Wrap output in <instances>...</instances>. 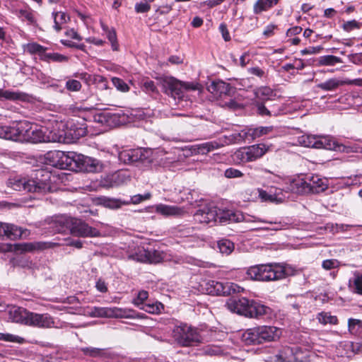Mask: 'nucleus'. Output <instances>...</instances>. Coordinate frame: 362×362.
<instances>
[{
	"instance_id": "obj_1",
	"label": "nucleus",
	"mask_w": 362,
	"mask_h": 362,
	"mask_svg": "<svg viewBox=\"0 0 362 362\" xmlns=\"http://www.w3.org/2000/svg\"><path fill=\"white\" fill-rule=\"evenodd\" d=\"M58 177L47 169H37L35 178L28 180L20 176L10 177L7 180V186L16 191L25 190L30 192L47 193L56 189L55 184Z\"/></svg>"
},
{
	"instance_id": "obj_2",
	"label": "nucleus",
	"mask_w": 362,
	"mask_h": 362,
	"mask_svg": "<svg viewBox=\"0 0 362 362\" xmlns=\"http://www.w3.org/2000/svg\"><path fill=\"white\" fill-rule=\"evenodd\" d=\"M44 161L46 165L59 169L74 170L86 167L90 171L98 170V161L90 157H84L75 152L65 153L61 151H50L45 154Z\"/></svg>"
},
{
	"instance_id": "obj_3",
	"label": "nucleus",
	"mask_w": 362,
	"mask_h": 362,
	"mask_svg": "<svg viewBox=\"0 0 362 362\" xmlns=\"http://www.w3.org/2000/svg\"><path fill=\"white\" fill-rule=\"evenodd\" d=\"M288 274L286 267L279 264H259L250 267L247 271L250 279L259 281H277Z\"/></svg>"
},
{
	"instance_id": "obj_4",
	"label": "nucleus",
	"mask_w": 362,
	"mask_h": 362,
	"mask_svg": "<svg viewBox=\"0 0 362 362\" xmlns=\"http://www.w3.org/2000/svg\"><path fill=\"white\" fill-rule=\"evenodd\" d=\"M281 330L274 326H259L247 329L242 334V340L246 344H260L279 339Z\"/></svg>"
},
{
	"instance_id": "obj_5",
	"label": "nucleus",
	"mask_w": 362,
	"mask_h": 362,
	"mask_svg": "<svg viewBox=\"0 0 362 362\" xmlns=\"http://www.w3.org/2000/svg\"><path fill=\"white\" fill-rule=\"evenodd\" d=\"M172 337L181 346H197L203 341L197 329L183 323L173 328Z\"/></svg>"
},
{
	"instance_id": "obj_6",
	"label": "nucleus",
	"mask_w": 362,
	"mask_h": 362,
	"mask_svg": "<svg viewBox=\"0 0 362 362\" xmlns=\"http://www.w3.org/2000/svg\"><path fill=\"white\" fill-rule=\"evenodd\" d=\"M164 92L174 99H181L184 97L185 90H197L199 84L194 83H185L177 80L173 77H165L161 80Z\"/></svg>"
},
{
	"instance_id": "obj_7",
	"label": "nucleus",
	"mask_w": 362,
	"mask_h": 362,
	"mask_svg": "<svg viewBox=\"0 0 362 362\" xmlns=\"http://www.w3.org/2000/svg\"><path fill=\"white\" fill-rule=\"evenodd\" d=\"M164 92L174 99H181L184 97L185 90H197L199 84L194 83H185L177 80L173 77H165L161 80Z\"/></svg>"
},
{
	"instance_id": "obj_8",
	"label": "nucleus",
	"mask_w": 362,
	"mask_h": 362,
	"mask_svg": "<svg viewBox=\"0 0 362 362\" xmlns=\"http://www.w3.org/2000/svg\"><path fill=\"white\" fill-rule=\"evenodd\" d=\"M47 132L44 131L36 124L28 121H20L19 141H27L33 143L45 142L47 141Z\"/></svg>"
},
{
	"instance_id": "obj_9",
	"label": "nucleus",
	"mask_w": 362,
	"mask_h": 362,
	"mask_svg": "<svg viewBox=\"0 0 362 362\" xmlns=\"http://www.w3.org/2000/svg\"><path fill=\"white\" fill-rule=\"evenodd\" d=\"M299 143L305 147L337 150L339 146L330 136L303 135L298 139Z\"/></svg>"
},
{
	"instance_id": "obj_10",
	"label": "nucleus",
	"mask_w": 362,
	"mask_h": 362,
	"mask_svg": "<svg viewBox=\"0 0 362 362\" xmlns=\"http://www.w3.org/2000/svg\"><path fill=\"white\" fill-rule=\"evenodd\" d=\"M159 151H152L144 149H133L124 151L119 153V159L124 163L141 161L144 164H151L155 158L158 157Z\"/></svg>"
},
{
	"instance_id": "obj_11",
	"label": "nucleus",
	"mask_w": 362,
	"mask_h": 362,
	"mask_svg": "<svg viewBox=\"0 0 362 362\" xmlns=\"http://www.w3.org/2000/svg\"><path fill=\"white\" fill-rule=\"evenodd\" d=\"M204 289L213 296H228L234 293L240 292V287L232 282H220L211 280L204 282Z\"/></svg>"
},
{
	"instance_id": "obj_12",
	"label": "nucleus",
	"mask_w": 362,
	"mask_h": 362,
	"mask_svg": "<svg viewBox=\"0 0 362 362\" xmlns=\"http://www.w3.org/2000/svg\"><path fill=\"white\" fill-rule=\"evenodd\" d=\"M25 325L38 328H50L54 327V321L47 313L40 314L28 310Z\"/></svg>"
},
{
	"instance_id": "obj_13",
	"label": "nucleus",
	"mask_w": 362,
	"mask_h": 362,
	"mask_svg": "<svg viewBox=\"0 0 362 362\" xmlns=\"http://www.w3.org/2000/svg\"><path fill=\"white\" fill-rule=\"evenodd\" d=\"M45 129L49 132L47 134L48 141L63 142L68 134L66 124L62 121L54 120L50 122Z\"/></svg>"
},
{
	"instance_id": "obj_14",
	"label": "nucleus",
	"mask_w": 362,
	"mask_h": 362,
	"mask_svg": "<svg viewBox=\"0 0 362 362\" xmlns=\"http://www.w3.org/2000/svg\"><path fill=\"white\" fill-rule=\"evenodd\" d=\"M71 233L75 236L83 238H94L100 235V231L95 228L90 226L88 223L81 219L74 218L72 223Z\"/></svg>"
},
{
	"instance_id": "obj_15",
	"label": "nucleus",
	"mask_w": 362,
	"mask_h": 362,
	"mask_svg": "<svg viewBox=\"0 0 362 362\" xmlns=\"http://www.w3.org/2000/svg\"><path fill=\"white\" fill-rule=\"evenodd\" d=\"M251 301L245 298L239 299H229L226 306L232 313L249 317L250 311Z\"/></svg>"
},
{
	"instance_id": "obj_16",
	"label": "nucleus",
	"mask_w": 362,
	"mask_h": 362,
	"mask_svg": "<svg viewBox=\"0 0 362 362\" xmlns=\"http://www.w3.org/2000/svg\"><path fill=\"white\" fill-rule=\"evenodd\" d=\"M217 216V207L214 206H206L196 211L194 214V218L196 221L201 223L210 224L216 223Z\"/></svg>"
},
{
	"instance_id": "obj_17",
	"label": "nucleus",
	"mask_w": 362,
	"mask_h": 362,
	"mask_svg": "<svg viewBox=\"0 0 362 362\" xmlns=\"http://www.w3.org/2000/svg\"><path fill=\"white\" fill-rule=\"evenodd\" d=\"M343 85H356L362 86V79L356 78L354 80L344 79L339 80L336 78H329L317 85V88L325 91H332L336 90L339 86Z\"/></svg>"
},
{
	"instance_id": "obj_18",
	"label": "nucleus",
	"mask_w": 362,
	"mask_h": 362,
	"mask_svg": "<svg viewBox=\"0 0 362 362\" xmlns=\"http://www.w3.org/2000/svg\"><path fill=\"white\" fill-rule=\"evenodd\" d=\"M28 235L27 230L16 225L0 222V238L6 236L11 240H16Z\"/></svg>"
},
{
	"instance_id": "obj_19",
	"label": "nucleus",
	"mask_w": 362,
	"mask_h": 362,
	"mask_svg": "<svg viewBox=\"0 0 362 362\" xmlns=\"http://www.w3.org/2000/svg\"><path fill=\"white\" fill-rule=\"evenodd\" d=\"M286 189L299 194H309L307 175L297 176L290 179Z\"/></svg>"
},
{
	"instance_id": "obj_20",
	"label": "nucleus",
	"mask_w": 362,
	"mask_h": 362,
	"mask_svg": "<svg viewBox=\"0 0 362 362\" xmlns=\"http://www.w3.org/2000/svg\"><path fill=\"white\" fill-rule=\"evenodd\" d=\"M207 90L216 98H222L230 95L233 87L223 81L218 80L211 83L207 86Z\"/></svg>"
},
{
	"instance_id": "obj_21",
	"label": "nucleus",
	"mask_w": 362,
	"mask_h": 362,
	"mask_svg": "<svg viewBox=\"0 0 362 362\" xmlns=\"http://www.w3.org/2000/svg\"><path fill=\"white\" fill-rule=\"evenodd\" d=\"M309 194H319L327 188V181L317 175H307Z\"/></svg>"
},
{
	"instance_id": "obj_22",
	"label": "nucleus",
	"mask_w": 362,
	"mask_h": 362,
	"mask_svg": "<svg viewBox=\"0 0 362 362\" xmlns=\"http://www.w3.org/2000/svg\"><path fill=\"white\" fill-rule=\"evenodd\" d=\"M0 138L7 140L19 141L20 122H15L10 125H0Z\"/></svg>"
},
{
	"instance_id": "obj_23",
	"label": "nucleus",
	"mask_w": 362,
	"mask_h": 362,
	"mask_svg": "<svg viewBox=\"0 0 362 362\" xmlns=\"http://www.w3.org/2000/svg\"><path fill=\"white\" fill-rule=\"evenodd\" d=\"M109 318H143V315L129 308L118 307L109 308Z\"/></svg>"
},
{
	"instance_id": "obj_24",
	"label": "nucleus",
	"mask_w": 362,
	"mask_h": 362,
	"mask_svg": "<svg viewBox=\"0 0 362 362\" xmlns=\"http://www.w3.org/2000/svg\"><path fill=\"white\" fill-rule=\"evenodd\" d=\"M154 211L163 216H180L185 213L184 208L177 206L164 204H156L153 206Z\"/></svg>"
},
{
	"instance_id": "obj_25",
	"label": "nucleus",
	"mask_w": 362,
	"mask_h": 362,
	"mask_svg": "<svg viewBox=\"0 0 362 362\" xmlns=\"http://www.w3.org/2000/svg\"><path fill=\"white\" fill-rule=\"evenodd\" d=\"M245 220L243 214L233 212L230 210H221L218 209V216H216V222L225 223L226 222H239Z\"/></svg>"
},
{
	"instance_id": "obj_26",
	"label": "nucleus",
	"mask_w": 362,
	"mask_h": 362,
	"mask_svg": "<svg viewBox=\"0 0 362 362\" xmlns=\"http://www.w3.org/2000/svg\"><path fill=\"white\" fill-rule=\"evenodd\" d=\"M249 162L254 161L264 156L269 149L265 144H259L245 147Z\"/></svg>"
},
{
	"instance_id": "obj_27",
	"label": "nucleus",
	"mask_w": 362,
	"mask_h": 362,
	"mask_svg": "<svg viewBox=\"0 0 362 362\" xmlns=\"http://www.w3.org/2000/svg\"><path fill=\"white\" fill-rule=\"evenodd\" d=\"M28 312L25 308L13 306L8 310V320L13 322L25 325Z\"/></svg>"
},
{
	"instance_id": "obj_28",
	"label": "nucleus",
	"mask_w": 362,
	"mask_h": 362,
	"mask_svg": "<svg viewBox=\"0 0 362 362\" xmlns=\"http://www.w3.org/2000/svg\"><path fill=\"white\" fill-rule=\"evenodd\" d=\"M248 133V128L241 130L238 133H233L229 136H225V141L223 143L224 145H229L231 144H238L242 141H250Z\"/></svg>"
},
{
	"instance_id": "obj_29",
	"label": "nucleus",
	"mask_w": 362,
	"mask_h": 362,
	"mask_svg": "<svg viewBox=\"0 0 362 362\" xmlns=\"http://www.w3.org/2000/svg\"><path fill=\"white\" fill-rule=\"evenodd\" d=\"M74 218L67 216H57L54 222L55 224V227L59 233H62L65 231L66 229H69L71 231L72 228V223H74Z\"/></svg>"
},
{
	"instance_id": "obj_30",
	"label": "nucleus",
	"mask_w": 362,
	"mask_h": 362,
	"mask_svg": "<svg viewBox=\"0 0 362 362\" xmlns=\"http://www.w3.org/2000/svg\"><path fill=\"white\" fill-rule=\"evenodd\" d=\"M250 311V317L259 318L269 315L271 309L257 302L251 301Z\"/></svg>"
},
{
	"instance_id": "obj_31",
	"label": "nucleus",
	"mask_w": 362,
	"mask_h": 362,
	"mask_svg": "<svg viewBox=\"0 0 362 362\" xmlns=\"http://www.w3.org/2000/svg\"><path fill=\"white\" fill-rule=\"evenodd\" d=\"M279 0H257L253 6V13L260 14L274 7Z\"/></svg>"
},
{
	"instance_id": "obj_32",
	"label": "nucleus",
	"mask_w": 362,
	"mask_h": 362,
	"mask_svg": "<svg viewBox=\"0 0 362 362\" xmlns=\"http://www.w3.org/2000/svg\"><path fill=\"white\" fill-rule=\"evenodd\" d=\"M274 130V127L273 126L248 128L247 134H249L250 141L262 136L270 134L273 133Z\"/></svg>"
},
{
	"instance_id": "obj_33",
	"label": "nucleus",
	"mask_w": 362,
	"mask_h": 362,
	"mask_svg": "<svg viewBox=\"0 0 362 362\" xmlns=\"http://www.w3.org/2000/svg\"><path fill=\"white\" fill-rule=\"evenodd\" d=\"M16 16L23 22H26L28 25H36L37 19L35 12L30 9H19L16 11Z\"/></svg>"
},
{
	"instance_id": "obj_34",
	"label": "nucleus",
	"mask_w": 362,
	"mask_h": 362,
	"mask_svg": "<svg viewBox=\"0 0 362 362\" xmlns=\"http://www.w3.org/2000/svg\"><path fill=\"white\" fill-rule=\"evenodd\" d=\"M52 17L54 23V28L57 32H59L63 28V25L70 20L69 16L62 11H54Z\"/></svg>"
},
{
	"instance_id": "obj_35",
	"label": "nucleus",
	"mask_w": 362,
	"mask_h": 362,
	"mask_svg": "<svg viewBox=\"0 0 362 362\" xmlns=\"http://www.w3.org/2000/svg\"><path fill=\"white\" fill-rule=\"evenodd\" d=\"M223 146V144H221L217 141H209L194 146V151H196L197 153L206 154Z\"/></svg>"
},
{
	"instance_id": "obj_36",
	"label": "nucleus",
	"mask_w": 362,
	"mask_h": 362,
	"mask_svg": "<svg viewBox=\"0 0 362 362\" xmlns=\"http://www.w3.org/2000/svg\"><path fill=\"white\" fill-rule=\"evenodd\" d=\"M255 95L257 101L262 103L272 100L275 96L273 90L267 86L259 88L255 91Z\"/></svg>"
},
{
	"instance_id": "obj_37",
	"label": "nucleus",
	"mask_w": 362,
	"mask_h": 362,
	"mask_svg": "<svg viewBox=\"0 0 362 362\" xmlns=\"http://www.w3.org/2000/svg\"><path fill=\"white\" fill-rule=\"evenodd\" d=\"M4 98L9 100H25L27 95L22 92H16L0 88V99Z\"/></svg>"
},
{
	"instance_id": "obj_38",
	"label": "nucleus",
	"mask_w": 362,
	"mask_h": 362,
	"mask_svg": "<svg viewBox=\"0 0 362 362\" xmlns=\"http://www.w3.org/2000/svg\"><path fill=\"white\" fill-rule=\"evenodd\" d=\"M258 193L259 197L264 202H270L278 204L283 202L286 199V196L273 194L272 192L268 193L262 189H258Z\"/></svg>"
},
{
	"instance_id": "obj_39",
	"label": "nucleus",
	"mask_w": 362,
	"mask_h": 362,
	"mask_svg": "<svg viewBox=\"0 0 362 362\" xmlns=\"http://www.w3.org/2000/svg\"><path fill=\"white\" fill-rule=\"evenodd\" d=\"M255 106L257 107V113L262 117L277 115L278 110L274 106H266L264 103L256 101Z\"/></svg>"
},
{
	"instance_id": "obj_40",
	"label": "nucleus",
	"mask_w": 362,
	"mask_h": 362,
	"mask_svg": "<svg viewBox=\"0 0 362 362\" xmlns=\"http://www.w3.org/2000/svg\"><path fill=\"white\" fill-rule=\"evenodd\" d=\"M47 47H45L36 42L28 43L25 45V50L31 54H37L40 60H42L43 55L45 54Z\"/></svg>"
},
{
	"instance_id": "obj_41",
	"label": "nucleus",
	"mask_w": 362,
	"mask_h": 362,
	"mask_svg": "<svg viewBox=\"0 0 362 362\" xmlns=\"http://www.w3.org/2000/svg\"><path fill=\"white\" fill-rule=\"evenodd\" d=\"M349 288L353 293L362 295V274H354L353 279L349 281Z\"/></svg>"
},
{
	"instance_id": "obj_42",
	"label": "nucleus",
	"mask_w": 362,
	"mask_h": 362,
	"mask_svg": "<svg viewBox=\"0 0 362 362\" xmlns=\"http://www.w3.org/2000/svg\"><path fill=\"white\" fill-rule=\"evenodd\" d=\"M276 357L280 362H294L296 360L293 349L290 347L283 348Z\"/></svg>"
},
{
	"instance_id": "obj_43",
	"label": "nucleus",
	"mask_w": 362,
	"mask_h": 362,
	"mask_svg": "<svg viewBox=\"0 0 362 362\" xmlns=\"http://www.w3.org/2000/svg\"><path fill=\"white\" fill-rule=\"evenodd\" d=\"M69 60V57L63 55L62 54L57 53V52H52V53H47L45 52V54L43 55L42 61L46 62H59V63H63V62H67Z\"/></svg>"
},
{
	"instance_id": "obj_44",
	"label": "nucleus",
	"mask_w": 362,
	"mask_h": 362,
	"mask_svg": "<svg viewBox=\"0 0 362 362\" xmlns=\"http://www.w3.org/2000/svg\"><path fill=\"white\" fill-rule=\"evenodd\" d=\"M81 351L84 355L95 358H101L106 354L105 349L95 347H83Z\"/></svg>"
},
{
	"instance_id": "obj_45",
	"label": "nucleus",
	"mask_w": 362,
	"mask_h": 362,
	"mask_svg": "<svg viewBox=\"0 0 362 362\" xmlns=\"http://www.w3.org/2000/svg\"><path fill=\"white\" fill-rule=\"evenodd\" d=\"M218 247L222 254L228 255L234 250L235 245L228 239H221L218 241Z\"/></svg>"
},
{
	"instance_id": "obj_46",
	"label": "nucleus",
	"mask_w": 362,
	"mask_h": 362,
	"mask_svg": "<svg viewBox=\"0 0 362 362\" xmlns=\"http://www.w3.org/2000/svg\"><path fill=\"white\" fill-rule=\"evenodd\" d=\"M88 315L92 317H107L109 318V308L107 307H93L89 309Z\"/></svg>"
},
{
	"instance_id": "obj_47",
	"label": "nucleus",
	"mask_w": 362,
	"mask_h": 362,
	"mask_svg": "<svg viewBox=\"0 0 362 362\" xmlns=\"http://www.w3.org/2000/svg\"><path fill=\"white\" fill-rule=\"evenodd\" d=\"M103 30L105 32L107 39L110 40L112 45L113 50H117L118 44L117 42V35L114 29H109L108 27L103 23L101 24Z\"/></svg>"
},
{
	"instance_id": "obj_48",
	"label": "nucleus",
	"mask_w": 362,
	"mask_h": 362,
	"mask_svg": "<svg viewBox=\"0 0 362 362\" xmlns=\"http://www.w3.org/2000/svg\"><path fill=\"white\" fill-rule=\"evenodd\" d=\"M148 250H145L144 247H139L135 253L129 255V259L136 260L140 262H147L148 261Z\"/></svg>"
},
{
	"instance_id": "obj_49",
	"label": "nucleus",
	"mask_w": 362,
	"mask_h": 362,
	"mask_svg": "<svg viewBox=\"0 0 362 362\" xmlns=\"http://www.w3.org/2000/svg\"><path fill=\"white\" fill-rule=\"evenodd\" d=\"M140 309L151 314H158L163 309V305L159 302L146 303L143 306L140 307Z\"/></svg>"
},
{
	"instance_id": "obj_50",
	"label": "nucleus",
	"mask_w": 362,
	"mask_h": 362,
	"mask_svg": "<svg viewBox=\"0 0 362 362\" xmlns=\"http://www.w3.org/2000/svg\"><path fill=\"white\" fill-rule=\"evenodd\" d=\"M317 319L321 324L337 325L338 322L337 317L330 315L329 313H320L318 314Z\"/></svg>"
},
{
	"instance_id": "obj_51",
	"label": "nucleus",
	"mask_w": 362,
	"mask_h": 362,
	"mask_svg": "<svg viewBox=\"0 0 362 362\" xmlns=\"http://www.w3.org/2000/svg\"><path fill=\"white\" fill-rule=\"evenodd\" d=\"M148 263L157 264L163 260L164 254L163 252L159 250H148Z\"/></svg>"
},
{
	"instance_id": "obj_52",
	"label": "nucleus",
	"mask_w": 362,
	"mask_h": 362,
	"mask_svg": "<svg viewBox=\"0 0 362 362\" xmlns=\"http://www.w3.org/2000/svg\"><path fill=\"white\" fill-rule=\"evenodd\" d=\"M341 62V58L334 55L322 56L319 59V64L323 66H333Z\"/></svg>"
},
{
	"instance_id": "obj_53",
	"label": "nucleus",
	"mask_w": 362,
	"mask_h": 362,
	"mask_svg": "<svg viewBox=\"0 0 362 362\" xmlns=\"http://www.w3.org/2000/svg\"><path fill=\"white\" fill-rule=\"evenodd\" d=\"M0 340L5 341L14 342L18 344H23L25 340L24 338L18 335H14L8 333H1L0 332Z\"/></svg>"
},
{
	"instance_id": "obj_54",
	"label": "nucleus",
	"mask_w": 362,
	"mask_h": 362,
	"mask_svg": "<svg viewBox=\"0 0 362 362\" xmlns=\"http://www.w3.org/2000/svg\"><path fill=\"white\" fill-rule=\"evenodd\" d=\"M112 82L114 86L119 91L126 93L129 90V86L121 78L112 77Z\"/></svg>"
},
{
	"instance_id": "obj_55",
	"label": "nucleus",
	"mask_w": 362,
	"mask_h": 362,
	"mask_svg": "<svg viewBox=\"0 0 362 362\" xmlns=\"http://www.w3.org/2000/svg\"><path fill=\"white\" fill-rule=\"evenodd\" d=\"M148 297V293L146 291H140L138 293L137 297L134 298L132 301L133 304L138 308L143 306L146 303H144L146 300H147Z\"/></svg>"
},
{
	"instance_id": "obj_56",
	"label": "nucleus",
	"mask_w": 362,
	"mask_h": 362,
	"mask_svg": "<svg viewBox=\"0 0 362 362\" xmlns=\"http://www.w3.org/2000/svg\"><path fill=\"white\" fill-rule=\"evenodd\" d=\"M66 88L71 92H77L81 89V83L79 81L76 79H69L66 82Z\"/></svg>"
},
{
	"instance_id": "obj_57",
	"label": "nucleus",
	"mask_w": 362,
	"mask_h": 362,
	"mask_svg": "<svg viewBox=\"0 0 362 362\" xmlns=\"http://www.w3.org/2000/svg\"><path fill=\"white\" fill-rule=\"evenodd\" d=\"M245 147L239 148L233 154V159L243 163L249 162Z\"/></svg>"
},
{
	"instance_id": "obj_58",
	"label": "nucleus",
	"mask_w": 362,
	"mask_h": 362,
	"mask_svg": "<svg viewBox=\"0 0 362 362\" xmlns=\"http://www.w3.org/2000/svg\"><path fill=\"white\" fill-rule=\"evenodd\" d=\"M264 177L268 180L269 183H280L283 180L282 177L279 175H276L267 170H264Z\"/></svg>"
},
{
	"instance_id": "obj_59",
	"label": "nucleus",
	"mask_w": 362,
	"mask_h": 362,
	"mask_svg": "<svg viewBox=\"0 0 362 362\" xmlns=\"http://www.w3.org/2000/svg\"><path fill=\"white\" fill-rule=\"evenodd\" d=\"M361 24L356 20H351L344 23L342 28L346 32H351L355 29H359Z\"/></svg>"
},
{
	"instance_id": "obj_60",
	"label": "nucleus",
	"mask_w": 362,
	"mask_h": 362,
	"mask_svg": "<svg viewBox=\"0 0 362 362\" xmlns=\"http://www.w3.org/2000/svg\"><path fill=\"white\" fill-rule=\"evenodd\" d=\"M362 321L356 319L350 318L348 321L349 330L351 333L355 334L358 332V328L361 326Z\"/></svg>"
},
{
	"instance_id": "obj_61",
	"label": "nucleus",
	"mask_w": 362,
	"mask_h": 362,
	"mask_svg": "<svg viewBox=\"0 0 362 362\" xmlns=\"http://www.w3.org/2000/svg\"><path fill=\"white\" fill-rule=\"evenodd\" d=\"M151 197L150 193H146L144 195L142 194H136L130 198V201L127 202V203H132L134 204H139L145 200L149 199Z\"/></svg>"
},
{
	"instance_id": "obj_62",
	"label": "nucleus",
	"mask_w": 362,
	"mask_h": 362,
	"mask_svg": "<svg viewBox=\"0 0 362 362\" xmlns=\"http://www.w3.org/2000/svg\"><path fill=\"white\" fill-rule=\"evenodd\" d=\"M134 9L137 13H146L150 11L151 5L146 1L136 3L135 4Z\"/></svg>"
},
{
	"instance_id": "obj_63",
	"label": "nucleus",
	"mask_w": 362,
	"mask_h": 362,
	"mask_svg": "<svg viewBox=\"0 0 362 362\" xmlns=\"http://www.w3.org/2000/svg\"><path fill=\"white\" fill-rule=\"evenodd\" d=\"M224 175L228 178H236L243 177V173L238 169L230 168L226 170Z\"/></svg>"
},
{
	"instance_id": "obj_64",
	"label": "nucleus",
	"mask_w": 362,
	"mask_h": 362,
	"mask_svg": "<svg viewBox=\"0 0 362 362\" xmlns=\"http://www.w3.org/2000/svg\"><path fill=\"white\" fill-rule=\"evenodd\" d=\"M322 267L326 270L337 268L339 266V262L337 259H326L322 262Z\"/></svg>"
}]
</instances>
